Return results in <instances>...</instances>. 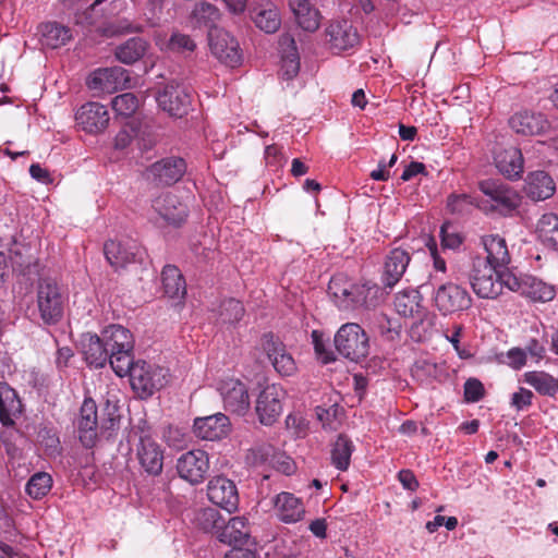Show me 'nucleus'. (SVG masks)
<instances>
[{"label":"nucleus","instance_id":"nucleus-1","mask_svg":"<svg viewBox=\"0 0 558 558\" xmlns=\"http://www.w3.org/2000/svg\"><path fill=\"white\" fill-rule=\"evenodd\" d=\"M451 276L456 281L468 280L473 292L481 299H496L500 295L499 269L493 267L481 255L458 259L451 266Z\"/></svg>","mask_w":558,"mask_h":558},{"label":"nucleus","instance_id":"nucleus-2","mask_svg":"<svg viewBox=\"0 0 558 558\" xmlns=\"http://www.w3.org/2000/svg\"><path fill=\"white\" fill-rule=\"evenodd\" d=\"M478 190L487 197L481 201V209L510 216L521 205V196L515 189L499 180L486 179L478 182Z\"/></svg>","mask_w":558,"mask_h":558},{"label":"nucleus","instance_id":"nucleus-3","mask_svg":"<svg viewBox=\"0 0 558 558\" xmlns=\"http://www.w3.org/2000/svg\"><path fill=\"white\" fill-rule=\"evenodd\" d=\"M36 303L45 325L58 324L64 314L65 296L51 278H41L37 283Z\"/></svg>","mask_w":558,"mask_h":558},{"label":"nucleus","instance_id":"nucleus-4","mask_svg":"<svg viewBox=\"0 0 558 558\" xmlns=\"http://www.w3.org/2000/svg\"><path fill=\"white\" fill-rule=\"evenodd\" d=\"M337 351L345 359L360 362L369 350L368 337L364 329L354 323L342 325L335 336Z\"/></svg>","mask_w":558,"mask_h":558},{"label":"nucleus","instance_id":"nucleus-5","mask_svg":"<svg viewBox=\"0 0 558 558\" xmlns=\"http://www.w3.org/2000/svg\"><path fill=\"white\" fill-rule=\"evenodd\" d=\"M167 375L168 372L163 367L138 360L129 377L132 389L138 397L145 399L168 383Z\"/></svg>","mask_w":558,"mask_h":558},{"label":"nucleus","instance_id":"nucleus-6","mask_svg":"<svg viewBox=\"0 0 558 558\" xmlns=\"http://www.w3.org/2000/svg\"><path fill=\"white\" fill-rule=\"evenodd\" d=\"M104 254L114 270L124 269L132 264H142L146 252L134 239L108 240L104 244Z\"/></svg>","mask_w":558,"mask_h":558},{"label":"nucleus","instance_id":"nucleus-7","mask_svg":"<svg viewBox=\"0 0 558 558\" xmlns=\"http://www.w3.org/2000/svg\"><path fill=\"white\" fill-rule=\"evenodd\" d=\"M458 282L448 281L441 283L434 292V304L442 315L466 311L472 305V298L469 291Z\"/></svg>","mask_w":558,"mask_h":558},{"label":"nucleus","instance_id":"nucleus-8","mask_svg":"<svg viewBox=\"0 0 558 558\" xmlns=\"http://www.w3.org/2000/svg\"><path fill=\"white\" fill-rule=\"evenodd\" d=\"M158 106L171 117L182 118L192 105V93L183 84L168 83L157 95Z\"/></svg>","mask_w":558,"mask_h":558},{"label":"nucleus","instance_id":"nucleus-9","mask_svg":"<svg viewBox=\"0 0 558 558\" xmlns=\"http://www.w3.org/2000/svg\"><path fill=\"white\" fill-rule=\"evenodd\" d=\"M286 390L276 384L266 386L258 395L255 411L260 424L271 426L282 413Z\"/></svg>","mask_w":558,"mask_h":558},{"label":"nucleus","instance_id":"nucleus-10","mask_svg":"<svg viewBox=\"0 0 558 558\" xmlns=\"http://www.w3.org/2000/svg\"><path fill=\"white\" fill-rule=\"evenodd\" d=\"M208 40L211 53L222 63L231 68L240 64L242 53L238 40L226 29H209Z\"/></svg>","mask_w":558,"mask_h":558},{"label":"nucleus","instance_id":"nucleus-11","mask_svg":"<svg viewBox=\"0 0 558 558\" xmlns=\"http://www.w3.org/2000/svg\"><path fill=\"white\" fill-rule=\"evenodd\" d=\"M260 345L279 375L291 376L296 372L295 361L279 337L272 332L264 333L260 338Z\"/></svg>","mask_w":558,"mask_h":558},{"label":"nucleus","instance_id":"nucleus-12","mask_svg":"<svg viewBox=\"0 0 558 558\" xmlns=\"http://www.w3.org/2000/svg\"><path fill=\"white\" fill-rule=\"evenodd\" d=\"M179 476L192 485L204 482L209 471L208 454L204 450H191L181 454L177 460Z\"/></svg>","mask_w":558,"mask_h":558},{"label":"nucleus","instance_id":"nucleus-13","mask_svg":"<svg viewBox=\"0 0 558 558\" xmlns=\"http://www.w3.org/2000/svg\"><path fill=\"white\" fill-rule=\"evenodd\" d=\"M130 72L121 66L97 69L87 80L90 89L112 93L132 86Z\"/></svg>","mask_w":558,"mask_h":558},{"label":"nucleus","instance_id":"nucleus-14","mask_svg":"<svg viewBox=\"0 0 558 558\" xmlns=\"http://www.w3.org/2000/svg\"><path fill=\"white\" fill-rule=\"evenodd\" d=\"M361 287L362 283H353L344 276H333L328 284L329 294L340 310L353 311L361 308Z\"/></svg>","mask_w":558,"mask_h":558},{"label":"nucleus","instance_id":"nucleus-15","mask_svg":"<svg viewBox=\"0 0 558 558\" xmlns=\"http://www.w3.org/2000/svg\"><path fill=\"white\" fill-rule=\"evenodd\" d=\"M219 391L225 409L238 415H244L250 409L251 401L246 385L236 378H228L220 383Z\"/></svg>","mask_w":558,"mask_h":558},{"label":"nucleus","instance_id":"nucleus-16","mask_svg":"<svg viewBox=\"0 0 558 558\" xmlns=\"http://www.w3.org/2000/svg\"><path fill=\"white\" fill-rule=\"evenodd\" d=\"M78 439L85 448H93L98 439L99 418L97 405L92 398H86L76 418Z\"/></svg>","mask_w":558,"mask_h":558},{"label":"nucleus","instance_id":"nucleus-17","mask_svg":"<svg viewBox=\"0 0 558 558\" xmlns=\"http://www.w3.org/2000/svg\"><path fill=\"white\" fill-rule=\"evenodd\" d=\"M107 108L96 101L82 105L75 113V121L82 130L89 134H97L106 130L109 124Z\"/></svg>","mask_w":558,"mask_h":558},{"label":"nucleus","instance_id":"nucleus-18","mask_svg":"<svg viewBox=\"0 0 558 558\" xmlns=\"http://www.w3.org/2000/svg\"><path fill=\"white\" fill-rule=\"evenodd\" d=\"M207 496L213 504L228 512H232L238 508V488L233 481L225 476H215L208 482Z\"/></svg>","mask_w":558,"mask_h":558},{"label":"nucleus","instance_id":"nucleus-19","mask_svg":"<svg viewBox=\"0 0 558 558\" xmlns=\"http://www.w3.org/2000/svg\"><path fill=\"white\" fill-rule=\"evenodd\" d=\"M186 172V162L181 157L170 156L154 162L148 173L157 185H172Z\"/></svg>","mask_w":558,"mask_h":558},{"label":"nucleus","instance_id":"nucleus-20","mask_svg":"<svg viewBox=\"0 0 558 558\" xmlns=\"http://www.w3.org/2000/svg\"><path fill=\"white\" fill-rule=\"evenodd\" d=\"M509 126L517 134L535 136L546 133L550 129V122L541 112L522 110L509 119Z\"/></svg>","mask_w":558,"mask_h":558},{"label":"nucleus","instance_id":"nucleus-21","mask_svg":"<svg viewBox=\"0 0 558 558\" xmlns=\"http://www.w3.org/2000/svg\"><path fill=\"white\" fill-rule=\"evenodd\" d=\"M136 451L138 462L146 473L159 475L162 472L163 451L151 436H141Z\"/></svg>","mask_w":558,"mask_h":558},{"label":"nucleus","instance_id":"nucleus-22","mask_svg":"<svg viewBox=\"0 0 558 558\" xmlns=\"http://www.w3.org/2000/svg\"><path fill=\"white\" fill-rule=\"evenodd\" d=\"M410 262L411 256L407 250L401 247L391 250L385 258L381 275L383 284L392 289L403 277Z\"/></svg>","mask_w":558,"mask_h":558},{"label":"nucleus","instance_id":"nucleus-23","mask_svg":"<svg viewBox=\"0 0 558 558\" xmlns=\"http://www.w3.org/2000/svg\"><path fill=\"white\" fill-rule=\"evenodd\" d=\"M194 433L204 440H219L230 432V420L222 413L197 417L194 421Z\"/></svg>","mask_w":558,"mask_h":558},{"label":"nucleus","instance_id":"nucleus-24","mask_svg":"<svg viewBox=\"0 0 558 558\" xmlns=\"http://www.w3.org/2000/svg\"><path fill=\"white\" fill-rule=\"evenodd\" d=\"M251 529L245 517H233L228 521L223 520V525L218 530L217 538L227 545L240 548L248 543Z\"/></svg>","mask_w":558,"mask_h":558},{"label":"nucleus","instance_id":"nucleus-25","mask_svg":"<svg viewBox=\"0 0 558 558\" xmlns=\"http://www.w3.org/2000/svg\"><path fill=\"white\" fill-rule=\"evenodd\" d=\"M153 207L165 221L173 226H180L187 217V206L172 193L158 196Z\"/></svg>","mask_w":558,"mask_h":558},{"label":"nucleus","instance_id":"nucleus-26","mask_svg":"<svg viewBox=\"0 0 558 558\" xmlns=\"http://www.w3.org/2000/svg\"><path fill=\"white\" fill-rule=\"evenodd\" d=\"M331 49L345 51L359 44L357 31L349 21L332 22L326 29Z\"/></svg>","mask_w":558,"mask_h":558},{"label":"nucleus","instance_id":"nucleus-27","mask_svg":"<svg viewBox=\"0 0 558 558\" xmlns=\"http://www.w3.org/2000/svg\"><path fill=\"white\" fill-rule=\"evenodd\" d=\"M495 165L498 171L510 180H518L524 171V159L521 149L509 147L495 155Z\"/></svg>","mask_w":558,"mask_h":558},{"label":"nucleus","instance_id":"nucleus-28","mask_svg":"<svg viewBox=\"0 0 558 558\" xmlns=\"http://www.w3.org/2000/svg\"><path fill=\"white\" fill-rule=\"evenodd\" d=\"M250 16L255 26L267 34L276 33L281 25L279 11L271 2L254 5L250 9Z\"/></svg>","mask_w":558,"mask_h":558},{"label":"nucleus","instance_id":"nucleus-29","mask_svg":"<svg viewBox=\"0 0 558 558\" xmlns=\"http://www.w3.org/2000/svg\"><path fill=\"white\" fill-rule=\"evenodd\" d=\"M22 401L16 391L4 381L0 383V422L3 426L14 425V420L22 413Z\"/></svg>","mask_w":558,"mask_h":558},{"label":"nucleus","instance_id":"nucleus-30","mask_svg":"<svg viewBox=\"0 0 558 558\" xmlns=\"http://www.w3.org/2000/svg\"><path fill=\"white\" fill-rule=\"evenodd\" d=\"M40 44L48 49H58L65 46L73 37L70 27L57 22L43 23L38 27Z\"/></svg>","mask_w":558,"mask_h":558},{"label":"nucleus","instance_id":"nucleus-31","mask_svg":"<svg viewBox=\"0 0 558 558\" xmlns=\"http://www.w3.org/2000/svg\"><path fill=\"white\" fill-rule=\"evenodd\" d=\"M82 352L86 363L95 368L106 365L109 352L100 336L95 333H85L82 338Z\"/></svg>","mask_w":558,"mask_h":558},{"label":"nucleus","instance_id":"nucleus-32","mask_svg":"<svg viewBox=\"0 0 558 558\" xmlns=\"http://www.w3.org/2000/svg\"><path fill=\"white\" fill-rule=\"evenodd\" d=\"M526 195L533 201H545L556 192L554 179L545 171L529 173L525 186Z\"/></svg>","mask_w":558,"mask_h":558},{"label":"nucleus","instance_id":"nucleus-33","mask_svg":"<svg viewBox=\"0 0 558 558\" xmlns=\"http://www.w3.org/2000/svg\"><path fill=\"white\" fill-rule=\"evenodd\" d=\"M482 243L487 253L484 257L488 264L498 269L506 268L510 263V254L508 251L507 242L498 234H488L482 236Z\"/></svg>","mask_w":558,"mask_h":558},{"label":"nucleus","instance_id":"nucleus-34","mask_svg":"<svg viewBox=\"0 0 558 558\" xmlns=\"http://www.w3.org/2000/svg\"><path fill=\"white\" fill-rule=\"evenodd\" d=\"M279 519L286 523H295L304 515V507L293 494L282 492L275 499Z\"/></svg>","mask_w":558,"mask_h":558},{"label":"nucleus","instance_id":"nucleus-35","mask_svg":"<svg viewBox=\"0 0 558 558\" xmlns=\"http://www.w3.org/2000/svg\"><path fill=\"white\" fill-rule=\"evenodd\" d=\"M163 293L172 300L181 301L186 294V283L180 269L174 265H167L161 271Z\"/></svg>","mask_w":558,"mask_h":558},{"label":"nucleus","instance_id":"nucleus-36","mask_svg":"<svg viewBox=\"0 0 558 558\" xmlns=\"http://www.w3.org/2000/svg\"><path fill=\"white\" fill-rule=\"evenodd\" d=\"M104 340L109 353L119 350H133L134 339L129 329L121 325H110L101 331Z\"/></svg>","mask_w":558,"mask_h":558},{"label":"nucleus","instance_id":"nucleus-37","mask_svg":"<svg viewBox=\"0 0 558 558\" xmlns=\"http://www.w3.org/2000/svg\"><path fill=\"white\" fill-rule=\"evenodd\" d=\"M422 295L417 290H403L395 296V308L403 317H423Z\"/></svg>","mask_w":558,"mask_h":558},{"label":"nucleus","instance_id":"nucleus-38","mask_svg":"<svg viewBox=\"0 0 558 558\" xmlns=\"http://www.w3.org/2000/svg\"><path fill=\"white\" fill-rule=\"evenodd\" d=\"M556 287L533 276H525L522 296L534 303H546L554 300Z\"/></svg>","mask_w":558,"mask_h":558},{"label":"nucleus","instance_id":"nucleus-39","mask_svg":"<svg viewBox=\"0 0 558 558\" xmlns=\"http://www.w3.org/2000/svg\"><path fill=\"white\" fill-rule=\"evenodd\" d=\"M149 43L142 37H132L114 49L116 58L124 64H133L147 52Z\"/></svg>","mask_w":558,"mask_h":558},{"label":"nucleus","instance_id":"nucleus-40","mask_svg":"<svg viewBox=\"0 0 558 558\" xmlns=\"http://www.w3.org/2000/svg\"><path fill=\"white\" fill-rule=\"evenodd\" d=\"M525 384L541 396L555 398L558 395V378L544 371H530L523 374Z\"/></svg>","mask_w":558,"mask_h":558},{"label":"nucleus","instance_id":"nucleus-41","mask_svg":"<svg viewBox=\"0 0 558 558\" xmlns=\"http://www.w3.org/2000/svg\"><path fill=\"white\" fill-rule=\"evenodd\" d=\"M536 233L545 246L558 252V215H542L536 225Z\"/></svg>","mask_w":558,"mask_h":558},{"label":"nucleus","instance_id":"nucleus-42","mask_svg":"<svg viewBox=\"0 0 558 558\" xmlns=\"http://www.w3.org/2000/svg\"><path fill=\"white\" fill-rule=\"evenodd\" d=\"M354 450L352 440L344 434L338 435L331 449V463L339 471H347Z\"/></svg>","mask_w":558,"mask_h":558},{"label":"nucleus","instance_id":"nucleus-43","mask_svg":"<svg viewBox=\"0 0 558 558\" xmlns=\"http://www.w3.org/2000/svg\"><path fill=\"white\" fill-rule=\"evenodd\" d=\"M284 44H288L289 49L283 52L281 59V75L286 80H292L298 75L300 71V58L295 41L292 37H282L281 45Z\"/></svg>","mask_w":558,"mask_h":558},{"label":"nucleus","instance_id":"nucleus-44","mask_svg":"<svg viewBox=\"0 0 558 558\" xmlns=\"http://www.w3.org/2000/svg\"><path fill=\"white\" fill-rule=\"evenodd\" d=\"M225 518L215 508L201 509L195 517L196 525L207 533L218 536V530L223 525Z\"/></svg>","mask_w":558,"mask_h":558},{"label":"nucleus","instance_id":"nucleus-45","mask_svg":"<svg viewBox=\"0 0 558 558\" xmlns=\"http://www.w3.org/2000/svg\"><path fill=\"white\" fill-rule=\"evenodd\" d=\"M298 24L307 32H315L319 27L320 14L311 2L291 9Z\"/></svg>","mask_w":558,"mask_h":558},{"label":"nucleus","instance_id":"nucleus-46","mask_svg":"<svg viewBox=\"0 0 558 558\" xmlns=\"http://www.w3.org/2000/svg\"><path fill=\"white\" fill-rule=\"evenodd\" d=\"M133 350H119L109 353L108 361L111 368L119 377H124L133 372L135 362L132 355Z\"/></svg>","mask_w":558,"mask_h":558},{"label":"nucleus","instance_id":"nucleus-47","mask_svg":"<svg viewBox=\"0 0 558 558\" xmlns=\"http://www.w3.org/2000/svg\"><path fill=\"white\" fill-rule=\"evenodd\" d=\"M52 487V477L46 472H37L26 483L25 490L33 499H41Z\"/></svg>","mask_w":558,"mask_h":558},{"label":"nucleus","instance_id":"nucleus-48","mask_svg":"<svg viewBox=\"0 0 558 558\" xmlns=\"http://www.w3.org/2000/svg\"><path fill=\"white\" fill-rule=\"evenodd\" d=\"M220 12L211 3L202 1L196 3L192 11V19L198 26H207L210 29L214 28L215 23L219 20Z\"/></svg>","mask_w":558,"mask_h":558},{"label":"nucleus","instance_id":"nucleus-49","mask_svg":"<svg viewBox=\"0 0 558 558\" xmlns=\"http://www.w3.org/2000/svg\"><path fill=\"white\" fill-rule=\"evenodd\" d=\"M245 313L243 304L235 299L223 300L219 306V318L223 324H234L242 319Z\"/></svg>","mask_w":558,"mask_h":558},{"label":"nucleus","instance_id":"nucleus-50","mask_svg":"<svg viewBox=\"0 0 558 558\" xmlns=\"http://www.w3.org/2000/svg\"><path fill=\"white\" fill-rule=\"evenodd\" d=\"M474 206L481 208V201L470 194H450L447 198V207L452 214L468 213Z\"/></svg>","mask_w":558,"mask_h":558},{"label":"nucleus","instance_id":"nucleus-51","mask_svg":"<svg viewBox=\"0 0 558 558\" xmlns=\"http://www.w3.org/2000/svg\"><path fill=\"white\" fill-rule=\"evenodd\" d=\"M112 109L119 116L131 117L138 108V99L132 93L116 96L111 101Z\"/></svg>","mask_w":558,"mask_h":558},{"label":"nucleus","instance_id":"nucleus-52","mask_svg":"<svg viewBox=\"0 0 558 558\" xmlns=\"http://www.w3.org/2000/svg\"><path fill=\"white\" fill-rule=\"evenodd\" d=\"M440 243L444 248L458 250L464 242L465 236L454 226L445 222L440 227Z\"/></svg>","mask_w":558,"mask_h":558},{"label":"nucleus","instance_id":"nucleus-53","mask_svg":"<svg viewBox=\"0 0 558 558\" xmlns=\"http://www.w3.org/2000/svg\"><path fill=\"white\" fill-rule=\"evenodd\" d=\"M380 288L376 283L364 282L361 287V308L371 310L379 304Z\"/></svg>","mask_w":558,"mask_h":558},{"label":"nucleus","instance_id":"nucleus-54","mask_svg":"<svg viewBox=\"0 0 558 558\" xmlns=\"http://www.w3.org/2000/svg\"><path fill=\"white\" fill-rule=\"evenodd\" d=\"M168 47L174 52H192L196 48V44L191 36L177 32L170 36Z\"/></svg>","mask_w":558,"mask_h":558},{"label":"nucleus","instance_id":"nucleus-55","mask_svg":"<svg viewBox=\"0 0 558 558\" xmlns=\"http://www.w3.org/2000/svg\"><path fill=\"white\" fill-rule=\"evenodd\" d=\"M119 409L116 405H110L108 403L99 421V429L104 432H114L119 428Z\"/></svg>","mask_w":558,"mask_h":558},{"label":"nucleus","instance_id":"nucleus-56","mask_svg":"<svg viewBox=\"0 0 558 558\" xmlns=\"http://www.w3.org/2000/svg\"><path fill=\"white\" fill-rule=\"evenodd\" d=\"M411 372L414 379L421 383H426L429 378L435 377L437 373V366L435 363L429 361L420 360L415 362Z\"/></svg>","mask_w":558,"mask_h":558},{"label":"nucleus","instance_id":"nucleus-57","mask_svg":"<svg viewBox=\"0 0 558 558\" xmlns=\"http://www.w3.org/2000/svg\"><path fill=\"white\" fill-rule=\"evenodd\" d=\"M497 279L498 282H500V292L502 291V288L506 287L510 291L517 292L522 295L524 277H517L514 274L510 271H502L499 269Z\"/></svg>","mask_w":558,"mask_h":558},{"label":"nucleus","instance_id":"nucleus-58","mask_svg":"<svg viewBox=\"0 0 558 558\" xmlns=\"http://www.w3.org/2000/svg\"><path fill=\"white\" fill-rule=\"evenodd\" d=\"M534 399V393L524 387H519V389L511 395L510 405L514 408L517 411L527 410Z\"/></svg>","mask_w":558,"mask_h":558},{"label":"nucleus","instance_id":"nucleus-59","mask_svg":"<svg viewBox=\"0 0 558 558\" xmlns=\"http://www.w3.org/2000/svg\"><path fill=\"white\" fill-rule=\"evenodd\" d=\"M485 395V389L483 384L476 378H469L464 383V400L466 402H477Z\"/></svg>","mask_w":558,"mask_h":558},{"label":"nucleus","instance_id":"nucleus-60","mask_svg":"<svg viewBox=\"0 0 558 558\" xmlns=\"http://www.w3.org/2000/svg\"><path fill=\"white\" fill-rule=\"evenodd\" d=\"M312 340L317 356L323 361L324 364H328L335 361L333 353L326 349L323 333L318 330L312 331Z\"/></svg>","mask_w":558,"mask_h":558},{"label":"nucleus","instance_id":"nucleus-61","mask_svg":"<svg viewBox=\"0 0 558 558\" xmlns=\"http://www.w3.org/2000/svg\"><path fill=\"white\" fill-rule=\"evenodd\" d=\"M506 357L507 365L515 371L521 369L523 366H525L527 360L525 350L518 347L508 350V352L506 353Z\"/></svg>","mask_w":558,"mask_h":558},{"label":"nucleus","instance_id":"nucleus-62","mask_svg":"<svg viewBox=\"0 0 558 558\" xmlns=\"http://www.w3.org/2000/svg\"><path fill=\"white\" fill-rule=\"evenodd\" d=\"M417 174L427 175L428 172L426 170V166L420 161H411L408 166H405L401 174V180L407 182Z\"/></svg>","mask_w":558,"mask_h":558},{"label":"nucleus","instance_id":"nucleus-63","mask_svg":"<svg viewBox=\"0 0 558 558\" xmlns=\"http://www.w3.org/2000/svg\"><path fill=\"white\" fill-rule=\"evenodd\" d=\"M398 480L404 489L414 492L418 488V481L414 473L409 469H403L398 473Z\"/></svg>","mask_w":558,"mask_h":558},{"label":"nucleus","instance_id":"nucleus-64","mask_svg":"<svg viewBox=\"0 0 558 558\" xmlns=\"http://www.w3.org/2000/svg\"><path fill=\"white\" fill-rule=\"evenodd\" d=\"M135 137V131L131 128H123L118 132L114 138V147L117 149H124L130 146Z\"/></svg>","mask_w":558,"mask_h":558}]
</instances>
